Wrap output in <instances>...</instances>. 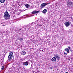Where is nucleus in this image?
I'll list each match as a JSON object with an SVG mask.
<instances>
[{
	"instance_id": "6",
	"label": "nucleus",
	"mask_w": 73,
	"mask_h": 73,
	"mask_svg": "<svg viewBox=\"0 0 73 73\" xmlns=\"http://www.w3.org/2000/svg\"><path fill=\"white\" fill-rule=\"evenodd\" d=\"M64 25L66 27L70 26V23L68 22H66L64 23Z\"/></svg>"
},
{
	"instance_id": "11",
	"label": "nucleus",
	"mask_w": 73,
	"mask_h": 73,
	"mask_svg": "<svg viewBox=\"0 0 73 73\" xmlns=\"http://www.w3.org/2000/svg\"><path fill=\"white\" fill-rule=\"evenodd\" d=\"M46 5V3H44L41 4V5H40V7H45Z\"/></svg>"
},
{
	"instance_id": "28",
	"label": "nucleus",
	"mask_w": 73,
	"mask_h": 73,
	"mask_svg": "<svg viewBox=\"0 0 73 73\" xmlns=\"http://www.w3.org/2000/svg\"><path fill=\"white\" fill-rule=\"evenodd\" d=\"M24 16H23V17Z\"/></svg>"
},
{
	"instance_id": "25",
	"label": "nucleus",
	"mask_w": 73,
	"mask_h": 73,
	"mask_svg": "<svg viewBox=\"0 0 73 73\" xmlns=\"http://www.w3.org/2000/svg\"><path fill=\"white\" fill-rule=\"evenodd\" d=\"M65 73H68V72H65Z\"/></svg>"
},
{
	"instance_id": "15",
	"label": "nucleus",
	"mask_w": 73,
	"mask_h": 73,
	"mask_svg": "<svg viewBox=\"0 0 73 73\" xmlns=\"http://www.w3.org/2000/svg\"><path fill=\"white\" fill-rule=\"evenodd\" d=\"M0 2L1 3H4V2H5V0H0Z\"/></svg>"
},
{
	"instance_id": "5",
	"label": "nucleus",
	"mask_w": 73,
	"mask_h": 73,
	"mask_svg": "<svg viewBox=\"0 0 73 73\" xmlns=\"http://www.w3.org/2000/svg\"><path fill=\"white\" fill-rule=\"evenodd\" d=\"M67 4L69 7H70V6L71 5H72V4H73V3H72L68 1L67 2Z\"/></svg>"
},
{
	"instance_id": "23",
	"label": "nucleus",
	"mask_w": 73,
	"mask_h": 73,
	"mask_svg": "<svg viewBox=\"0 0 73 73\" xmlns=\"http://www.w3.org/2000/svg\"><path fill=\"white\" fill-rule=\"evenodd\" d=\"M40 8L41 9H42V8H43V7H41Z\"/></svg>"
},
{
	"instance_id": "27",
	"label": "nucleus",
	"mask_w": 73,
	"mask_h": 73,
	"mask_svg": "<svg viewBox=\"0 0 73 73\" xmlns=\"http://www.w3.org/2000/svg\"><path fill=\"white\" fill-rule=\"evenodd\" d=\"M0 4H1V3H0Z\"/></svg>"
},
{
	"instance_id": "10",
	"label": "nucleus",
	"mask_w": 73,
	"mask_h": 73,
	"mask_svg": "<svg viewBox=\"0 0 73 73\" xmlns=\"http://www.w3.org/2000/svg\"><path fill=\"white\" fill-rule=\"evenodd\" d=\"M56 58L55 57H53L52 59H51V61H56Z\"/></svg>"
},
{
	"instance_id": "17",
	"label": "nucleus",
	"mask_w": 73,
	"mask_h": 73,
	"mask_svg": "<svg viewBox=\"0 0 73 73\" xmlns=\"http://www.w3.org/2000/svg\"><path fill=\"white\" fill-rule=\"evenodd\" d=\"M4 66H3L1 68V70H3V69H4Z\"/></svg>"
},
{
	"instance_id": "19",
	"label": "nucleus",
	"mask_w": 73,
	"mask_h": 73,
	"mask_svg": "<svg viewBox=\"0 0 73 73\" xmlns=\"http://www.w3.org/2000/svg\"><path fill=\"white\" fill-rule=\"evenodd\" d=\"M50 4V3H46V5H48V4Z\"/></svg>"
},
{
	"instance_id": "24",
	"label": "nucleus",
	"mask_w": 73,
	"mask_h": 73,
	"mask_svg": "<svg viewBox=\"0 0 73 73\" xmlns=\"http://www.w3.org/2000/svg\"><path fill=\"white\" fill-rule=\"evenodd\" d=\"M64 54L65 55V54H66V53H65V52H64Z\"/></svg>"
},
{
	"instance_id": "26",
	"label": "nucleus",
	"mask_w": 73,
	"mask_h": 73,
	"mask_svg": "<svg viewBox=\"0 0 73 73\" xmlns=\"http://www.w3.org/2000/svg\"><path fill=\"white\" fill-rule=\"evenodd\" d=\"M27 17H25V18H26Z\"/></svg>"
},
{
	"instance_id": "12",
	"label": "nucleus",
	"mask_w": 73,
	"mask_h": 73,
	"mask_svg": "<svg viewBox=\"0 0 73 73\" xmlns=\"http://www.w3.org/2000/svg\"><path fill=\"white\" fill-rule=\"evenodd\" d=\"M47 12V10L46 9H44L42 11V13H43L45 14Z\"/></svg>"
},
{
	"instance_id": "20",
	"label": "nucleus",
	"mask_w": 73,
	"mask_h": 73,
	"mask_svg": "<svg viewBox=\"0 0 73 73\" xmlns=\"http://www.w3.org/2000/svg\"><path fill=\"white\" fill-rule=\"evenodd\" d=\"M50 69H52V67H50Z\"/></svg>"
},
{
	"instance_id": "13",
	"label": "nucleus",
	"mask_w": 73,
	"mask_h": 73,
	"mask_svg": "<svg viewBox=\"0 0 73 73\" xmlns=\"http://www.w3.org/2000/svg\"><path fill=\"white\" fill-rule=\"evenodd\" d=\"M25 6L27 8H28L30 7V6L28 4L25 5Z\"/></svg>"
},
{
	"instance_id": "1",
	"label": "nucleus",
	"mask_w": 73,
	"mask_h": 73,
	"mask_svg": "<svg viewBox=\"0 0 73 73\" xmlns=\"http://www.w3.org/2000/svg\"><path fill=\"white\" fill-rule=\"evenodd\" d=\"M37 22H38V20L36 21H35V22L31 23L28 25H24L23 27V28L25 29L26 32H28V30H30V29H35V28H33V26H32L33 25H35V27H36L35 24H36V23H37Z\"/></svg>"
},
{
	"instance_id": "7",
	"label": "nucleus",
	"mask_w": 73,
	"mask_h": 73,
	"mask_svg": "<svg viewBox=\"0 0 73 73\" xmlns=\"http://www.w3.org/2000/svg\"><path fill=\"white\" fill-rule=\"evenodd\" d=\"M28 62L29 61H27L26 62H24L23 64V65H24L25 66H28Z\"/></svg>"
},
{
	"instance_id": "18",
	"label": "nucleus",
	"mask_w": 73,
	"mask_h": 73,
	"mask_svg": "<svg viewBox=\"0 0 73 73\" xmlns=\"http://www.w3.org/2000/svg\"><path fill=\"white\" fill-rule=\"evenodd\" d=\"M19 40L20 41H21L22 40H23V39L21 38H20L19 39Z\"/></svg>"
},
{
	"instance_id": "21",
	"label": "nucleus",
	"mask_w": 73,
	"mask_h": 73,
	"mask_svg": "<svg viewBox=\"0 0 73 73\" xmlns=\"http://www.w3.org/2000/svg\"><path fill=\"white\" fill-rule=\"evenodd\" d=\"M68 48H69V49H70V47L69 46L68 47Z\"/></svg>"
},
{
	"instance_id": "9",
	"label": "nucleus",
	"mask_w": 73,
	"mask_h": 73,
	"mask_svg": "<svg viewBox=\"0 0 73 73\" xmlns=\"http://www.w3.org/2000/svg\"><path fill=\"white\" fill-rule=\"evenodd\" d=\"M21 54L23 56H25L26 54V52L24 50L22 51L21 52Z\"/></svg>"
},
{
	"instance_id": "16",
	"label": "nucleus",
	"mask_w": 73,
	"mask_h": 73,
	"mask_svg": "<svg viewBox=\"0 0 73 73\" xmlns=\"http://www.w3.org/2000/svg\"><path fill=\"white\" fill-rule=\"evenodd\" d=\"M4 23L5 24V25H3V26H5V25H7V24H8L7 22H5Z\"/></svg>"
},
{
	"instance_id": "14",
	"label": "nucleus",
	"mask_w": 73,
	"mask_h": 73,
	"mask_svg": "<svg viewBox=\"0 0 73 73\" xmlns=\"http://www.w3.org/2000/svg\"><path fill=\"white\" fill-rule=\"evenodd\" d=\"M65 51L67 52V53H69V49L68 48H67L65 49Z\"/></svg>"
},
{
	"instance_id": "2",
	"label": "nucleus",
	"mask_w": 73,
	"mask_h": 73,
	"mask_svg": "<svg viewBox=\"0 0 73 73\" xmlns=\"http://www.w3.org/2000/svg\"><path fill=\"white\" fill-rule=\"evenodd\" d=\"M3 18L5 20H8L10 18V15L8 12V11L5 12L3 15Z\"/></svg>"
},
{
	"instance_id": "3",
	"label": "nucleus",
	"mask_w": 73,
	"mask_h": 73,
	"mask_svg": "<svg viewBox=\"0 0 73 73\" xmlns=\"http://www.w3.org/2000/svg\"><path fill=\"white\" fill-rule=\"evenodd\" d=\"M13 52H10L9 55L8 56V60L10 61L11 60H12L13 57Z\"/></svg>"
},
{
	"instance_id": "22",
	"label": "nucleus",
	"mask_w": 73,
	"mask_h": 73,
	"mask_svg": "<svg viewBox=\"0 0 73 73\" xmlns=\"http://www.w3.org/2000/svg\"><path fill=\"white\" fill-rule=\"evenodd\" d=\"M71 19H72V20H73V18H72V17H71Z\"/></svg>"
},
{
	"instance_id": "4",
	"label": "nucleus",
	"mask_w": 73,
	"mask_h": 73,
	"mask_svg": "<svg viewBox=\"0 0 73 73\" xmlns=\"http://www.w3.org/2000/svg\"><path fill=\"white\" fill-rule=\"evenodd\" d=\"M39 12H40V11H34L32 12V14H33V15H31L30 14H29V15H27L26 16H28V17H31V16H35V15L34 14L37 13H39Z\"/></svg>"
},
{
	"instance_id": "8",
	"label": "nucleus",
	"mask_w": 73,
	"mask_h": 73,
	"mask_svg": "<svg viewBox=\"0 0 73 73\" xmlns=\"http://www.w3.org/2000/svg\"><path fill=\"white\" fill-rule=\"evenodd\" d=\"M55 57L56 58V59L58 60H59L60 59V55L56 54L55 55Z\"/></svg>"
}]
</instances>
